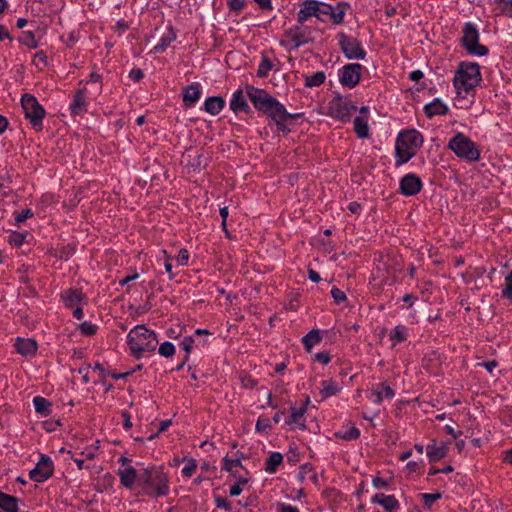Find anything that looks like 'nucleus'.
Returning a JSON list of instances; mask_svg holds the SVG:
<instances>
[{
	"label": "nucleus",
	"mask_w": 512,
	"mask_h": 512,
	"mask_svg": "<svg viewBox=\"0 0 512 512\" xmlns=\"http://www.w3.org/2000/svg\"><path fill=\"white\" fill-rule=\"evenodd\" d=\"M193 344H194V339H193V337H190V336L183 338V340L180 342V347L186 352L185 355L189 356V353L193 347Z\"/></svg>",
	"instance_id": "5fc2aeb1"
},
{
	"label": "nucleus",
	"mask_w": 512,
	"mask_h": 512,
	"mask_svg": "<svg viewBox=\"0 0 512 512\" xmlns=\"http://www.w3.org/2000/svg\"><path fill=\"white\" fill-rule=\"evenodd\" d=\"M31 209L22 210L20 213L15 214V222L17 225L24 222L26 219L33 217Z\"/></svg>",
	"instance_id": "603ef678"
},
{
	"label": "nucleus",
	"mask_w": 512,
	"mask_h": 512,
	"mask_svg": "<svg viewBox=\"0 0 512 512\" xmlns=\"http://www.w3.org/2000/svg\"><path fill=\"white\" fill-rule=\"evenodd\" d=\"M462 33V45L470 54L484 56L488 53V48L479 43V32L475 24L470 22L466 23L462 29Z\"/></svg>",
	"instance_id": "6e6552de"
},
{
	"label": "nucleus",
	"mask_w": 512,
	"mask_h": 512,
	"mask_svg": "<svg viewBox=\"0 0 512 512\" xmlns=\"http://www.w3.org/2000/svg\"><path fill=\"white\" fill-rule=\"evenodd\" d=\"M424 138L416 129L401 131L395 143V165L401 166L414 157L422 147Z\"/></svg>",
	"instance_id": "20e7f679"
},
{
	"label": "nucleus",
	"mask_w": 512,
	"mask_h": 512,
	"mask_svg": "<svg viewBox=\"0 0 512 512\" xmlns=\"http://www.w3.org/2000/svg\"><path fill=\"white\" fill-rule=\"evenodd\" d=\"M240 380L242 386L247 389H252L257 385V380L247 374H241Z\"/></svg>",
	"instance_id": "8fccbe9b"
},
{
	"label": "nucleus",
	"mask_w": 512,
	"mask_h": 512,
	"mask_svg": "<svg viewBox=\"0 0 512 512\" xmlns=\"http://www.w3.org/2000/svg\"><path fill=\"white\" fill-rule=\"evenodd\" d=\"M354 131L358 138L364 139L369 137V126H368V117L366 116H357L354 119Z\"/></svg>",
	"instance_id": "c85d7f7f"
},
{
	"label": "nucleus",
	"mask_w": 512,
	"mask_h": 512,
	"mask_svg": "<svg viewBox=\"0 0 512 512\" xmlns=\"http://www.w3.org/2000/svg\"><path fill=\"white\" fill-rule=\"evenodd\" d=\"M293 119L294 118H282L274 123L277 126L278 131L283 132V133H289L290 129L287 127V121L293 120Z\"/></svg>",
	"instance_id": "6e6d98bb"
},
{
	"label": "nucleus",
	"mask_w": 512,
	"mask_h": 512,
	"mask_svg": "<svg viewBox=\"0 0 512 512\" xmlns=\"http://www.w3.org/2000/svg\"><path fill=\"white\" fill-rule=\"evenodd\" d=\"M182 462L185 463L182 468V475L184 477L190 478L197 470V461L193 458L183 457Z\"/></svg>",
	"instance_id": "e433bc0d"
},
{
	"label": "nucleus",
	"mask_w": 512,
	"mask_h": 512,
	"mask_svg": "<svg viewBox=\"0 0 512 512\" xmlns=\"http://www.w3.org/2000/svg\"><path fill=\"white\" fill-rule=\"evenodd\" d=\"M223 467L222 469L232 472L234 467H242L241 461L239 459H223Z\"/></svg>",
	"instance_id": "3c124183"
},
{
	"label": "nucleus",
	"mask_w": 512,
	"mask_h": 512,
	"mask_svg": "<svg viewBox=\"0 0 512 512\" xmlns=\"http://www.w3.org/2000/svg\"><path fill=\"white\" fill-rule=\"evenodd\" d=\"M201 97V86L199 83L188 85L183 93V103L186 107L194 106Z\"/></svg>",
	"instance_id": "5701e85b"
},
{
	"label": "nucleus",
	"mask_w": 512,
	"mask_h": 512,
	"mask_svg": "<svg viewBox=\"0 0 512 512\" xmlns=\"http://www.w3.org/2000/svg\"><path fill=\"white\" fill-rule=\"evenodd\" d=\"M20 42L29 48H36L38 45L37 40L31 31L23 32L20 37Z\"/></svg>",
	"instance_id": "a19ab883"
},
{
	"label": "nucleus",
	"mask_w": 512,
	"mask_h": 512,
	"mask_svg": "<svg viewBox=\"0 0 512 512\" xmlns=\"http://www.w3.org/2000/svg\"><path fill=\"white\" fill-rule=\"evenodd\" d=\"M158 353L165 358L172 357L175 354V346L171 342L165 341L160 345Z\"/></svg>",
	"instance_id": "37998d69"
},
{
	"label": "nucleus",
	"mask_w": 512,
	"mask_h": 512,
	"mask_svg": "<svg viewBox=\"0 0 512 512\" xmlns=\"http://www.w3.org/2000/svg\"><path fill=\"white\" fill-rule=\"evenodd\" d=\"M70 111L73 115H83L87 111L86 88L75 92L70 104Z\"/></svg>",
	"instance_id": "f3484780"
},
{
	"label": "nucleus",
	"mask_w": 512,
	"mask_h": 512,
	"mask_svg": "<svg viewBox=\"0 0 512 512\" xmlns=\"http://www.w3.org/2000/svg\"><path fill=\"white\" fill-rule=\"evenodd\" d=\"M157 344L156 333L147 329L144 325L135 326L127 334V345L130 354L136 359H140L145 353L154 352Z\"/></svg>",
	"instance_id": "7ed1b4c3"
},
{
	"label": "nucleus",
	"mask_w": 512,
	"mask_h": 512,
	"mask_svg": "<svg viewBox=\"0 0 512 512\" xmlns=\"http://www.w3.org/2000/svg\"><path fill=\"white\" fill-rule=\"evenodd\" d=\"M373 395L375 396V399H373V401L375 403H381L384 397L391 399L394 397L395 393L390 386L382 383L380 384L379 389Z\"/></svg>",
	"instance_id": "72a5a7b5"
},
{
	"label": "nucleus",
	"mask_w": 512,
	"mask_h": 512,
	"mask_svg": "<svg viewBox=\"0 0 512 512\" xmlns=\"http://www.w3.org/2000/svg\"><path fill=\"white\" fill-rule=\"evenodd\" d=\"M321 341V336L318 330H312L303 337V343L307 351H311L312 347Z\"/></svg>",
	"instance_id": "c9c22d12"
},
{
	"label": "nucleus",
	"mask_w": 512,
	"mask_h": 512,
	"mask_svg": "<svg viewBox=\"0 0 512 512\" xmlns=\"http://www.w3.org/2000/svg\"><path fill=\"white\" fill-rule=\"evenodd\" d=\"M26 239V234L25 233H20V232H11L9 237H8V242L10 245L12 246H15V247H20L24 241Z\"/></svg>",
	"instance_id": "c03bdc74"
},
{
	"label": "nucleus",
	"mask_w": 512,
	"mask_h": 512,
	"mask_svg": "<svg viewBox=\"0 0 512 512\" xmlns=\"http://www.w3.org/2000/svg\"><path fill=\"white\" fill-rule=\"evenodd\" d=\"M144 77V73L141 69H132L129 72V78L134 82L140 81Z\"/></svg>",
	"instance_id": "bf43d9fd"
},
{
	"label": "nucleus",
	"mask_w": 512,
	"mask_h": 512,
	"mask_svg": "<svg viewBox=\"0 0 512 512\" xmlns=\"http://www.w3.org/2000/svg\"><path fill=\"white\" fill-rule=\"evenodd\" d=\"M216 506L225 510H230V502L225 497H216Z\"/></svg>",
	"instance_id": "e2e57ef3"
},
{
	"label": "nucleus",
	"mask_w": 512,
	"mask_h": 512,
	"mask_svg": "<svg viewBox=\"0 0 512 512\" xmlns=\"http://www.w3.org/2000/svg\"><path fill=\"white\" fill-rule=\"evenodd\" d=\"M246 93L254 108L276 122L282 118H299L300 113H289L285 106L264 89L246 86Z\"/></svg>",
	"instance_id": "f257e3e1"
},
{
	"label": "nucleus",
	"mask_w": 512,
	"mask_h": 512,
	"mask_svg": "<svg viewBox=\"0 0 512 512\" xmlns=\"http://www.w3.org/2000/svg\"><path fill=\"white\" fill-rule=\"evenodd\" d=\"M117 474L120 483L127 489H132L136 483L140 484V470H136L133 466L120 467Z\"/></svg>",
	"instance_id": "2eb2a0df"
},
{
	"label": "nucleus",
	"mask_w": 512,
	"mask_h": 512,
	"mask_svg": "<svg viewBox=\"0 0 512 512\" xmlns=\"http://www.w3.org/2000/svg\"><path fill=\"white\" fill-rule=\"evenodd\" d=\"M325 73L322 71L315 72L312 75L306 76L305 78V86L306 87H318L322 85L325 81Z\"/></svg>",
	"instance_id": "f704fd0d"
},
{
	"label": "nucleus",
	"mask_w": 512,
	"mask_h": 512,
	"mask_svg": "<svg viewBox=\"0 0 512 512\" xmlns=\"http://www.w3.org/2000/svg\"><path fill=\"white\" fill-rule=\"evenodd\" d=\"M422 189V181L415 174H407L400 180V191L405 196H413Z\"/></svg>",
	"instance_id": "4468645a"
},
{
	"label": "nucleus",
	"mask_w": 512,
	"mask_h": 512,
	"mask_svg": "<svg viewBox=\"0 0 512 512\" xmlns=\"http://www.w3.org/2000/svg\"><path fill=\"white\" fill-rule=\"evenodd\" d=\"M14 347L17 353L25 357H33L38 349V344L31 338L18 337L15 341Z\"/></svg>",
	"instance_id": "dca6fc26"
},
{
	"label": "nucleus",
	"mask_w": 512,
	"mask_h": 512,
	"mask_svg": "<svg viewBox=\"0 0 512 512\" xmlns=\"http://www.w3.org/2000/svg\"><path fill=\"white\" fill-rule=\"evenodd\" d=\"M306 412L305 407H292L291 408V415L289 419L286 421L287 425H294L295 427H298L302 430L306 428L304 424V414Z\"/></svg>",
	"instance_id": "a878e982"
},
{
	"label": "nucleus",
	"mask_w": 512,
	"mask_h": 512,
	"mask_svg": "<svg viewBox=\"0 0 512 512\" xmlns=\"http://www.w3.org/2000/svg\"><path fill=\"white\" fill-rule=\"evenodd\" d=\"M242 492V487L240 486V483H236L230 487L229 494L231 496H238Z\"/></svg>",
	"instance_id": "69168bd1"
},
{
	"label": "nucleus",
	"mask_w": 512,
	"mask_h": 512,
	"mask_svg": "<svg viewBox=\"0 0 512 512\" xmlns=\"http://www.w3.org/2000/svg\"><path fill=\"white\" fill-rule=\"evenodd\" d=\"M504 15L512 18V0H496Z\"/></svg>",
	"instance_id": "09e8293b"
},
{
	"label": "nucleus",
	"mask_w": 512,
	"mask_h": 512,
	"mask_svg": "<svg viewBox=\"0 0 512 512\" xmlns=\"http://www.w3.org/2000/svg\"><path fill=\"white\" fill-rule=\"evenodd\" d=\"M448 149L467 162H476L480 160L481 151L477 144L462 132L456 133L448 142Z\"/></svg>",
	"instance_id": "423d86ee"
},
{
	"label": "nucleus",
	"mask_w": 512,
	"mask_h": 512,
	"mask_svg": "<svg viewBox=\"0 0 512 512\" xmlns=\"http://www.w3.org/2000/svg\"><path fill=\"white\" fill-rule=\"evenodd\" d=\"M225 106V100L220 96L209 97L205 100L204 109L207 113L218 115Z\"/></svg>",
	"instance_id": "b1692460"
},
{
	"label": "nucleus",
	"mask_w": 512,
	"mask_h": 512,
	"mask_svg": "<svg viewBox=\"0 0 512 512\" xmlns=\"http://www.w3.org/2000/svg\"><path fill=\"white\" fill-rule=\"evenodd\" d=\"M245 2L244 0H230L229 7L233 11H240L244 8Z\"/></svg>",
	"instance_id": "052dcab7"
},
{
	"label": "nucleus",
	"mask_w": 512,
	"mask_h": 512,
	"mask_svg": "<svg viewBox=\"0 0 512 512\" xmlns=\"http://www.w3.org/2000/svg\"><path fill=\"white\" fill-rule=\"evenodd\" d=\"M79 329L84 335L93 336L96 334L98 327L91 322L85 321L80 324Z\"/></svg>",
	"instance_id": "a18cd8bd"
},
{
	"label": "nucleus",
	"mask_w": 512,
	"mask_h": 512,
	"mask_svg": "<svg viewBox=\"0 0 512 512\" xmlns=\"http://www.w3.org/2000/svg\"><path fill=\"white\" fill-rule=\"evenodd\" d=\"M425 507L430 508L434 502L441 498L440 493H423L420 495Z\"/></svg>",
	"instance_id": "49530a36"
},
{
	"label": "nucleus",
	"mask_w": 512,
	"mask_h": 512,
	"mask_svg": "<svg viewBox=\"0 0 512 512\" xmlns=\"http://www.w3.org/2000/svg\"><path fill=\"white\" fill-rule=\"evenodd\" d=\"M326 10H330L329 4L316 0H306L301 4L300 10L297 13V21L303 24L311 17H316L319 21L325 22Z\"/></svg>",
	"instance_id": "1a4fd4ad"
},
{
	"label": "nucleus",
	"mask_w": 512,
	"mask_h": 512,
	"mask_svg": "<svg viewBox=\"0 0 512 512\" xmlns=\"http://www.w3.org/2000/svg\"><path fill=\"white\" fill-rule=\"evenodd\" d=\"M501 294L503 298L512 299V270L504 279Z\"/></svg>",
	"instance_id": "79ce46f5"
},
{
	"label": "nucleus",
	"mask_w": 512,
	"mask_h": 512,
	"mask_svg": "<svg viewBox=\"0 0 512 512\" xmlns=\"http://www.w3.org/2000/svg\"><path fill=\"white\" fill-rule=\"evenodd\" d=\"M408 337V329L404 325H397L389 334V338L393 343V346L400 342H404Z\"/></svg>",
	"instance_id": "2f4dec72"
},
{
	"label": "nucleus",
	"mask_w": 512,
	"mask_h": 512,
	"mask_svg": "<svg viewBox=\"0 0 512 512\" xmlns=\"http://www.w3.org/2000/svg\"><path fill=\"white\" fill-rule=\"evenodd\" d=\"M277 512H300L295 506L286 503H280L277 507Z\"/></svg>",
	"instance_id": "4d7b16f0"
},
{
	"label": "nucleus",
	"mask_w": 512,
	"mask_h": 512,
	"mask_svg": "<svg viewBox=\"0 0 512 512\" xmlns=\"http://www.w3.org/2000/svg\"><path fill=\"white\" fill-rule=\"evenodd\" d=\"M189 254L186 249H181L177 256V261L180 265H186L188 263Z\"/></svg>",
	"instance_id": "13d9d810"
},
{
	"label": "nucleus",
	"mask_w": 512,
	"mask_h": 512,
	"mask_svg": "<svg viewBox=\"0 0 512 512\" xmlns=\"http://www.w3.org/2000/svg\"><path fill=\"white\" fill-rule=\"evenodd\" d=\"M283 462V455L279 452H273L265 461V471L273 474Z\"/></svg>",
	"instance_id": "7c9ffc66"
},
{
	"label": "nucleus",
	"mask_w": 512,
	"mask_h": 512,
	"mask_svg": "<svg viewBox=\"0 0 512 512\" xmlns=\"http://www.w3.org/2000/svg\"><path fill=\"white\" fill-rule=\"evenodd\" d=\"M341 438L344 440H354L360 436V430L357 427H350L340 433Z\"/></svg>",
	"instance_id": "de8ad7c7"
},
{
	"label": "nucleus",
	"mask_w": 512,
	"mask_h": 512,
	"mask_svg": "<svg viewBox=\"0 0 512 512\" xmlns=\"http://www.w3.org/2000/svg\"><path fill=\"white\" fill-rule=\"evenodd\" d=\"M338 44L348 59H364L366 51L363 49L360 41L356 38L350 37L343 32L337 35Z\"/></svg>",
	"instance_id": "9b49d317"
},
{
	"label": "nucleus",
	"mask_w": 512,
	"mask_h": 512,
	"mask_svg": "<svg viewBox=\"0 0 512 512\" xmlns=\"http://www.w3.org/2000/svg\"><path fill=\"white\" fill-rule=\"evenodd\" d=\"M362 65L359 63H351L345 65L340 70L339 80L343 86L353 88L360 81V75L362 70Z\"/></svg>",
	"instance_id": "ddd939ff"
},
{
	"label": "nucleus",
	"mask_w": 512,
	"mask_h": 512,
	"mask_svg": "<svg viewBox=\"0 0 512 512\" xmlns=\"http://www.w3.org/2000/svg\"><path fill=\"white\" fill-rule=\"evenodd\" d=\"M138 277H139L138 273H134L132 275H128V276L122 278L121 280H119V285L124 286L127 283H129L130 281L136 280Z\"/></svg>",
	"instance_id": "0e129e2a"
},
{
	"label": "nucleus",
	"mask_w": 512,
	"mask_h": 512,
	"mask_svg": "<svg viewBox=\"0 0 512 512\" xmlns=\"http://www.w3.org/2000/svg\"><path fill=\"white\" fill-rule=\"evenodd\" d=\"M357 107L349 98L343 96L334 97L329 103V115L341 122H348Z\"/></svg>",
	"instance_id": "9d476101"
},
{
	"label": "nucleus",
	"mask_w": 512,
	"mask_h": 512,
	"mask_svg": "<svg viewBox=\"0 0 512 512\" xmlns=\"http://www.w3.org/2000/svg\"><path fill=\"white\" fill-rule=\"evenodd\" d=\"M246 97H248L247 93L244 94L243 90H241V89L236 90L232 94V97L230 100V109L236 114L240 113V112H244V113L250 112V107L247 103Z\"/></svg>",
	"instance_id": "a211bd4d"
},
{
	"label": "nucleus",
	"mask_w": 512,
	"mask_h": 512,
	"mask_svg": "<svg viewBox=\"0 0 512 512\" xmlns=\"http://www.w3.org/2000/svg\"><path fill=\"white\" fill-rule=\"evenodd\" d=\"M35 411L42 416H48L51 413V403L44 397L36 396L33 399Z\"/></svg>",
	"instance_id": "473e14b6"
},
{
	"label": "nucleus",
	"mask_w": 512,
	"mask_h": 512,
	"mask_svg": "<svg viewBox=\"0 0 512 512\" xmlns=\"http://www.w3.org/2000/svg\"><path fill=\"white\" fill-rule=\"evenodd\" d=\"M330 10H326L327 14L325 16H329L333 24L339 25L344 21V16L350 5L347 2H339L336 6H332L329 4Z\"/></svg>",
	"instance_id": "412c9836"
},
{
	"label": "nucleus",
	"mask_w": 512,
	"mask_h": 512,
	"mask_svg": "<svg viewBox=\"0 0 512 512\" xmlns=\"http://www.w3.org/2000/svg\"><path fill=\"white\" fill-rule=\"evenodd\" d=\"M381 506L388 512H396L399 509L400 504L394 495H387L383 499Z\"/></svg>",
	"instance_id": "58836bf2"
},
{
	"label": "nucleus",
	"mask_w": 512,
	"mask_h": 512,
	"mask_svg": "<svg viewBox=\"0 0 512 512\" xmlns=\"http://www.w3.org/2000/svg\"><path fill=\"white\" fill-rule=\"evenodd\" d=\"M271 428V420L266 416H259L256 421L255 430L260 433H267Z\"/></svg>",
	"instance_id": "ea45409f"
},
{
	"label": "nucleus",
	"mask_w": 512,
	"mask_h": 512,
	"mask_svg": "<svg viewBox=\"0 0 512 512\" xmlns=\"http://www.w3.org/2000/svg\"><path fill=\"white\" fill-rule=\"evenodd\" d=\"M22 108L26 119L29 120L33 128L37 131L42 129V121L45 116L44 108L39 104L38 100L29 94L22 97Z\"/></svg>",
	"instance_id": "0eeeda50"
},
{
	"label": "nucleus",
	"mask_w": 512,
	"mask_h": 512,
	"mask_svg": "<svg viewBox=\"0 0 512 512\" xmlns=\"http://www.w3.org/2000/svg\"><path fill=\"white\" fill-rule=\"evenodd\" d=\"M308 277L312 282L318 283L321 280V277L318 272L313 269L308 271Z\"/></svg>",
	"instance_id": "774afa93"
},
{
	"label": "nucleus",
	"mask_w": 512,
	"mask_h": 512,
	"mask_svg": "<svg viewBox=\"0 0 512 512\" xmlns=\"http://www.w3.org/2000/svg\"><path fill=\"white\" fill-rule=\"evenodd\" d=\"M176 39V33L172 28H169L166 33L162 35L159 42L154 46L153 51L155 53H162L166 48Z\"/></svg>",
	"instance_id": "c756f323"
},
{
	"label": "nucleus",
	"mask_w": 512,
	"mask_h": 512,
	"mask_svg": "<svg viewBox=\"0 0 512 512\" xmlns=\"http://www.w3.org/2000/svg\"><path fill=\"white\" fill-rule=\"evenodd\" d=\"M315 359L319 363L328 364L331 360V357H330L329 353H327V352H320L315 355Z\"/></svg>",
	"instance_id": "680f3d73"
},
{
	"label": "nucleus",
	"mask_w": 512,
	"mask_h": 512,
	"mask_svg": "<svg viewBox=\"0 0 512 512\" xmlns=\"http://www.w3.org/2000/svg\"><path fill=\"white\" fill-rule=\"evenodd\" d=\"M143 495L149 497L166 496L169 491V478L161 467L150 466L140 469V484Z\"/></svg>",
	"instance_id": "f03ea898"
},
{
	"label": "nucleus",
	"mask_w": 512,
	"mask_h": 512,
	"mask_svg": "<svg viewBox=\"0 0 512 512\" xmlns=\"http://www.w3.org/2000/svg\"><path fill=\"white\" fill-rule=\"evenodd\" d=\"M372 483L375 488H383L387 486V481L380 477H375Z\"/></svg>",
	"instance_id": "338daca9"
},
{
	"label": "nucleus",
	"mask_w": 512,
	"mask_h": 512,
	"mask_svg": "<svg viewBox=\"0 0 512 512\" xmlns=\"http://www.w3.org/2000/svg\"><path fill=\"white\" fill-rule=\"evenodd\" d=\"M481 81L480 67L477 63L461 62L454 76L457 95L466 98Z\"/></svg>",
	"instance_id": "39448f33"
},
{
	"label": "nucleus",
	"mask_w": 512,
	"mask_h": 512,
	"mask_svg": "<svg viewBox=\"0 0 512 512\" xmlns=\"http://www.w3.org/2000/svg\"><path fill=\"white\" fill-rule=\"evenodd\" d=\"M286 36L291 41L293 48H298L308 42L307 29L293 26L286 31Z\"/></svg>",
	"instance_id": "aec40b11"
},
{
	"label": "nucleus",
	"mask_w": 512,
	"mask_h": 512,
	"mask_svg": "<svg viewBox=\"0 0 512 512\" xmlns=\"http://www.w3.org/2000/svg\"><path fill=\"white\" fill-rule=\"evenodd\" d=\"M273 68V64L268 57H263L259 63L257 75L261 78L268 76L269 72Z\"/></svg>",
	"instance_id": "4c0bfd02"
},
{
	"label": "nucleus",
	"mask_w": 512,
	"mask_h": 512,
	"mask_svg": "<svg viewBox=\"0 0 512 512\" xmlns=\"http://www.w3.org/2000/svg\"><path fill=\"white\" fill-rule=\"evenodd\" d=\"M0 509L2 512H18V498L0 490Z\"/></svg>",
	"instance_id": "393cba45"
},
{
	"label": "nucleus",
	"mask_w": 512,
	"mask_h": 512,
	"mask_svg": "<svg viewBox=\"0 0 512 512\" xmlns=\"http://www.w3.org/2000/svg\"><path fill=\"white\" fill-rule=\"evenodd\" d=\"M341 390V386L334 380H324L321 382L320 395L322 399L336 395Z\"/></svg>",
	"instance_id": "cd10ccee"
},
{
	"label": "nucleus",
	"mask_w": 512,
	"mask_h": 512,
	"mask_svg": "<svg viewBox=\"0 0 512 512\" xmlns=\"http://www.w3.org/2000/svg\"><path fill=\"white\" fill-rule=\"evenodd\" d=\"M331 296L337 304L346 300L345 293L337 287L331 289Z\"/></svg>",
	"instance_id": "864d4df0"
},
{
	"label": "nucleus",
	"mask_w": 512,
	"mask_h": 512,
	"mask_svg": "<svg viewBox=\"0 0 512 512\" xmlns=\"http://www.w3.org/2000/svg\"><path fill=\"white\" fill-rule=\"evenodd\" d=\"M447 452L448 444L445 442H441L440 444L433 442L426 447V454L430 462H437L441 460L447 455Z\"/></svg>",
	"instance_id": "4be33fe9"
},
{
	"label": "nucleus",
	"mask_w": 512,
	"mask_h": 512,
	"mask_svg": "<svg viewBox=\"0 0 512 512\" xmlns=\"http://www.w3.org/2000/svg\"><path fill=\"white\" fill-rule=\"evenodd\" d=\"M424 111L427 117L432 118L436 115H445L448 112V107L439 99H435L425 105Z\"/></svg>",
	"instance_id": "bb28decb"
},
{
	"label": "nucleus",
	"mask_w": 512,
	"mask_h": 512,
	"mask_svg": "<svg viewBox=\"0 0 512 512\" xmlns=\"http://www.w3.org/2000/svg\"><path fill=\"white\" fill-rule=\"evenodd\" d=\"M62 300L66 307L74 308L75 306L86 302L85 295L79 289H68L62 292Z\"/></svg>",
	"instance_id": "6ab92c4d"
},
{
	"label": "nucleus",
	"mask_w": 512,
	"mask_h": 512,
	"mask_svg": "<svg viewBox=\"0 0 512 512\" xmlns=\"http://www.w3.org/2000/svg\"><path fill=\"white\" fill-rule=\"evenodd\" d=\"M53 471L52 459L42 454L35 468L30 471L29 476L35 482H44L52 476Z\"/></svg>",
	"instance_id": "f8f14e48"
}]
</instances>
